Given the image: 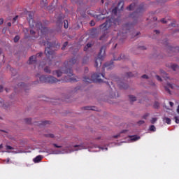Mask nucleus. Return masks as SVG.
Instances as JSON below:
<instances>
[{
	"label": "nucleus",
	"instance_id": "40",
	"mask_svg": "<svg viewBox=\"0 0 179 179\" xmlns=\"http://www.w3.org/2000/svg\"><path fill=\"white\" fill-rule=\"evenodd\" d=\"M174 120H175V122L176 124H179V119H178V117L176 116L174 117Z\"/></svg>",
	"mask_w": 179,
	"mask_h": 179
},
{
	"label": "nucleus",
	"instance_id": "10",
	"mask_svg": "<svg viewBox=\"0 0 179 179\" xmlns=\"http://www.w3.org/2000/svg\"><path fill=\"white\" fill-rule=\"evenodd\" d=\"M43 52L37 53L36 56H31L29 57V64L33 65L37 62V57H42Z\"/></svg>",
	"mask_w": 179,
	"mask_h": 179
},
{
	"label": "nucleus",
	"instance_id": "23",
	"mask_svg": "<svg viewBox=\"0 0 179 179\" xmlns=\"http://www.w3.org/2000/svg\"><path fill=\"white\" fill-rule=\"evenodd\" d=\"M84 110H92V111H96V107L94 106H86L84 107Z\"/></svg>",
	"mask_w": 179,
	"mask_h": 179
},
{
	"label": "nucleus",
	"instance_id": "47",
	"mask_svg": "<svg viewBox=\"0 0 179 179\" xmlns=\"http://www.w3.org/2000/svg\"><path fill=\"white\" fill-rule=\"evenodd\" d=\"M156 78H157V80H159V82H162V78H160V76H156Z\"/></svg>",
	"mask_w": 179,
	"mask_h": 179
},
{
	"label": "nucleus",
	"instance_id": "12",
	"mask_svg": "<svg viewBox=\"0 0 179 179\" xmlns=\"http://www.w3.org/2000/svg\"><path fill=\"white\" fill-rule=\"evenodd\" d=\"M104 68H106L108 71L110 69H113L114 68V64L113 63V61H111L110 62L105 63L103 66V69Z\"/></svg>",
	"mask_w": 179,
	"mask_h": 179
},
{
	"label": "nucleus",
	"instance_id": "2",
	"mask_svg": "<svg viewBox=\"0 0 179 179\" xmlns=\"http://www.w3.org/2000/svg\"><path fill=\"white\" fill-rule=\"evenodd\" d=\"M28 17L27 20L29 22L30 27L36 30L38 36H41V38H45V40H48V36L50 34V30L45 26H43L41 22H35L33 17H34V13L31 11L27 12Z\"/></svg>",
	"mask_w": 179,
	"mask_h": 179
},
{
	"label": "nucleus",
	"instance_id": "45",
	"mask_svg": "<svg viewBox=\"0 0 179 179\" xmlns=\"http://www.w3.org/2000/svg\"><path fill=\"white\" fill-rule=\"evenodd\" d=\"M17 17H19V16L16 15L15 17L13 18V22L15 23V22H16V20H17Z\"/></svg>",
	"mask_w": 179,
	"mask_h": 179
},
{
	"label": "nucleus",
	"instance_id": "61",
	"mask_svg": "<svg viewBox=\"0 0 179 179\" xmlns=\"http://www.w3.org/2000/svg\"><path fill=\"white\" fill-rule=\"evenodd\" d=\"M150 85H151V86H155V83H153V82H152V83H150Z\"/></svg>",
	"mask_w": 179,
	"mask_h": 179
},
{
	"label": "nucleus",
	"instance_id": "28",
	"mask_svg": "<svg viewBox=\"0 0 179 179\" xmlns=\"http://www.w3.org/2000/svg\"><path fill=\"white\" fill-rule=\"evenodd\" d=\"M126 76L127 78H132L133 76H135V74H133L132 73L129 72L126 73Z\"/></svg>",
	"mask_w": 179,
	"mask_h": 179
},
{
	"label": "nucleus",
	"instance_id": "26",
	"mask_svg": "<svg viewBox=\"0 0 179 179\" xmlns=\"http://www.w3.org/2000/svg\"><path fill=\"white\" fill-rule=\"evenodd\" d=\"M90 47H92V43H87L84 48V51H87Z\"/></svg>",
	"mask_w": 179,
	"mask_h": 179
},
{
	"label": "nucleus",
	"instance_id": "31",
	"mask_svg": "<svg viewBox=\"0 0 179 179\" xmlns=\"http://www.w3.org/2000/svg\"><path fill=\"white\" fill-rule=\"evenodd\" d=\"M24 121L26 124H31V120L30 118H26Z\"/></svg>",
	"mask_w": 179,
	"mask_h": 179
},
{
	"label": "nucleus",
	"instance_id": "49",
	"mask_svg": "<svg viewBox=\"0 0 179 179\" xmlns=\"http://www.w3.org/2000/svg\"><path fill=\"white\" fill-rule=\"evenodd\" d=\"M143 79H148V75L144 74L142 76Z\"/></svg>",
	"mask_w": 179,
	"mask_h": 179
},
{
	"label": "nucleus",
	"instance_id": "6",
	"mask_svg": "<svg viewBox=\"0 0 179 179\" xmlns=\"http://www.w3.org/2000/svg\"><path fill=\"white\" fill-rule=\"evenodd\" d=\"M91 78L84 77L83 82L85 83H93V82H97L98 83H103V79H104V73H94L91 76ZM103 78V79H101Z\"/></svg>",
	"mask_w": 179,
	"mask_h": 179
},
{
	"label": "nucleus",
	"instance_id": "19",
	"mask_svg": "<svg viewBox=\"0 0 179 179\" xmlns=\"http://www.w3.org/2000/svg\"><path fill=\"white\" fill-rule=\"evenodd\" d=\"M48 5V3L47 2V0H41V6L42 8H45Z\"/></svg>",
	"mask_w": 179,
	"mask_h": 179
},
{
	"label": "nucleus",
	"instance_id": "37",
	"mask_svg": "<svg viewBox=\"0 0 179 179\" xmlns=\"http://www.w3.org/2000/svg\"><path fill=\"white\" fill-rule=\"evenodd\" d=\"M161 22H162V23H164V24L169 23V20H166V19H164V18H162L161 20Z\"/></svg>",
	"mask_w": 179,
	"mask_h": 179
},
{
	"label": "nucleus",
	"instance_id": "50",
	"mask_svg": "<svg viewBox=\"0 0 179 179\" xmlns=\"http://www.w3.org/2000/svg\"><path fill=\"white\" fill-rule=\"evenodd\" d=\"M3 92V87L2 85H0V93Z\"/></svg>",
	"mask_w": 179,
	"mask_h": 179
},
{
	"label": "nucleus",
	"instance_id": "34",
	"mask_svg": "<svg viewBox=\"0 0 179 179\" xmlns=\"http://www.w3.org/2000/svg\"><path fill=\"white\" fill-rule=\"evenodd\" d=\"M156 121H157V118L156 117H153L152 118V120H150L151 124H155L156 122Z\"/></svg>",
	"mask_w": 179,
	"mask_h": 179
},
{
	"label": "nucleus",
	"instance_id": "52",
	"mask_svg": "<svg viewBox=\"0 0 179 179\" xmlns=\"http://www.w3.org/2000/svg\"><path fill=\"white\" fill-rule=\"evenodd\" d=\"M154 32L155 33V34H160V31H159V30H155Z\"/></svg>",
	"mask_w": 179,
	"mask_h": 179
},
{
	"label": "nucleus",
	"instance_id": "4",
	"mask_svg": "<svg viewBox=\"0 0 179 179\" xmlns=\"http://www.w3.org/2000/svg\"><path fill=\"white\" fill-rule=\"evenodd\" d=\"M39 44H41V45H44L45 48V54L46 55V57H48V58H54V57H55V51L52 50H54V48H55V44L54 43H51L50 42H49L48 41H47L45 42V41H39Z\"/></svg>",
	"mask_w": 179,
	"mask_h": 179
},
{
	"label": "nucleus",
	"instance_id": "39",
	"mask_svg": "<svg viewBox=\"0 0 179 179\" xmlns=\"http://www.w3.org/2000/svg\"><path fill=\"white\" fill-rule=\"evenodd\" d=\"M45 136L47 138H54V134H45Z\"/></svg>",
	"mask_w": 179,
	"mask_h": 179
},
{
	"label": "nucleus",
	"instance_id": "18",
	"mask_svg": "<svg viewBox=\"0 0 179 179\" xmlns=\"http://www.w3.org/2000/svg\"><path fill=\"white\" fill-rule=\"evenodd\" d=\"M42 159L43 157H41V155H38L34 159V162L38 163L39 162H41Z\"/></svg>",
	"mask_w": 179,
	"mask_h": 179
},
{
	"label": "nucleus",
	"instance_id": "3",
	"mask_svg": "<svg viewBox=\"0 0 179 179\" xmlns=\"http://www.w3.org/2000/svg\"><path fill=\"white\" fill-rule=\"evenodd\" d=\"M94 16L98 20H103L106 17V22L100 25V29H101L103 31H104V33L102 36H101L99 40H103L104 38H106V33H108V29H110V27H113V26H117V24H120V23H121V20L120 19V17L114 19L113 17L106 16V14L104 13L95 15Z\"/></svg>",
	"mask_w": 179,
	"mask_h": 179
},
{
	"label": "nucleus",
	"instance_id": "17",
	"mask_svg": "<svg viewBox=\"0 0 179 179\" xmlns=\"http://www.w3.org/2000/svg\"><path fill=\"white\" fill-rule=\"evenodd\" d=\"M74 148H76V150H82V149H86V147H85L83 144L76 145H74Z\"/></svg>",
	"mask_w": 179,
	"mask_h": 179
},
{
	"label": "nucleus",
	"instance_id": "56",
	"mask_svg": "<svg viewBox=\"0 0 179 179\" xmlns=\"http://www.w3.org/2000/svg\"><path fill=\"white\" fill-rule=\"evenodd\" d=\"M7 25L8 26V27H10V26H12V23L8 22V23H7Z\"/></svg>",
	"mask_w": 179,
	"mask_h": 179
},
{
	"label": "nucleus",
	"instance_id": "33",
	"mask_svg": "<svg viewBox=\"0 0 179 179\" xmlns=\"http://www.w3.org/2000/svg\"><path fill=\"white\" fill-rule=\"evenodd\" d=\"M160 104L159 103V102H155L154 103V108H159Z\"/></svg>",
	"mask_w": 179,
	"mask_h": 179
},
{
	"label": "nucleus",
	"instance_id": "58",
	"mask_svg": "<svg viewBox=\"0 0 179 179\" xmlns=\"http://www.w3.org/2000/svg\"><path fill=\"white\" fill-rule=\"evenodd\" d=\"M139 48H140V50H145L144 46L140 47Z\"/></svg>",
	"mask_w": 179,
	"mask_h": 179
},
{
	"label": "nucleus",
	"instance_id": "38",
	"mask_svg": "<svg viewBox=\"0 0 179 179\" xmlns=\"http://www.w3.org/2000/svg\"><path fill=\"white\" fill-rule=\"evenodd\" d=\"M68 46V42H65L62 48V50H65V48Z\"/></svg>",
	"mask_w": 179,
	"mask_h": 179
},
{
	"label": "nucleus",
	"instance_id": "57",
	"mask_svg": "<svg viewBox=\"0 0 179 179\" xmlns=\"http://www.w3.org/2000/svg\"><path fill=\"white\" fill-rule=\"evenodd\" d=\"M90 24H91V26H94V22L91 21Z\"/></svg>",
	"mask_w": 179,
	"mask_h": 179
},
{
	"label": "nucleus",
	"instance_id": "63",
	"mask_svg": "<svg viewBox=\"0 0 179 179\" xmlns=\"http://www.w3.org/2000/svg\"><path fill=\"white\" fill-rule=\"evenodd\" d=\"M2 148H3V146L2 144H1V145H0V149H2Z\"/></svg>",
	"mask_w": 179,
	"mask_h": 179
},
{
	"label": "nucleus",
	"instance_id": "11",
	"mask_svg": "<svg viewBox=\"0 0 179 179\" xmlns=\"http://www.w3.org/2000/svg\"><path fill=\"white\" fill-rule=\"evenodd\" d=\"M55 17L57 19L56 23L57 26H62V21L64 20V15L62 14L56 15Z\"/></svg>",
	"mask_w": 179,
	"mask_h": 179
},
{
	"label": "nucleus",
	"instance_id": "48",
	"mask_svg": "<svg viewBox=\"0 0 179 179\" xmlns=\"http://www.w3.org/2000/svg\"><path fill=\"white\" fill-rule=\"evenodd\" d=\"M165 90L169 93V94H171V92L167 88V87H165Z\"/></svg>",
	"mask_w": 179,
	"mask_h": 179
},
{
	"label": "nucleus",
	"instance_id": "30",
	"mask_svg": "<svg viewBox=\"0 0 179 179\" xmlns=\"http://www.w3.org/2000/svg\"><path fill=\"white\" fill-rule=\"evenodd\" d=\"M20 40V37L19 36H15L14 38V43H17Z\"/></svg>",
	"mask_w": 179,
	"mask_h": 179
},
{
	"label": "nucleus",
	"instance_id": "21",
	"mask_svg": "<svg viewBox=\"0 0 179 179\" xmlns=\"http://www.w3.org/2000/svg\"><path fill=\"white\" fill-rule=\"evenodd\" d=\"M176 26L179 27V24H177V21L173 20L171 24H169V27H176Z\"/></svg>",
	"mask_w": 179,
	"mask_h": 179
},
{
	"label": "nucleus",
	"instance_id": "55",
	"mask_svg": "<svg viewBox=\"0 0 179 179\" xmlns=\"http://www.w3.org/2000/svg\"><path fill=\"white\" fill-rule=\"evenodd\" d=\"M169 104H170L171 107H173V106H174V103H173V102H169Z\"/></svg>",
	"mask_w": 179,
	"mask_h": 179
},
{
	"label": "nucleus",
	"instance_id": "29",
	"mask_svg": "<svg viewBox=\"0 0 179 179\" xmlns=\"http://www.w3.org/2000/svg\"><path fill=\"white\" fill-rule=\"evenodd\" d=\"M150 131H152V132H156V127H155V125H151L150 127Z\"/></svg>",
	"mask_w": 179,
	"mask_h": 179
},
{
	"label": "nucleus",
	"instance_id": "13",
	"mask_svg": "<svg viewBox=\"0 0 179 179\" xmlns=\"http://www.w3.org/2000/svg\"><path fill=\"white\" fill-rule=\"evenodd\" d=\"M78 62V59L73 57L71 58L69 62H67V67L69 68V66L72 65H75Z\"/></svg>",
	"mask_w": 179,
	"mask_h": 179
},
{
	"label": "nucleus",
	"instance_id": "16",
	"mask_svg": "<svg viewBox=\"0 0 179 179\" xmlns=\"http://www.w3.org/2000/svg\"><path fill=\"white\" fill-rule=\"evenodd\" d=\"M47 124H50V121L48 120H45L43 122H39L37 125H38L39 127H44V125H47Z\"/></svg>",
	"mask_w": 179,
	"mask_h": 179
},
{
	"label": "nucleus",
	"instance_id": "24",
	"mask_svg": "<svg viewBox=\"0 0 179 179\" xmlns=\"http://www.w3.org/2000/svg\"><path fill=\"white\" fill-rule=\"evenodd\" d=\"M129 99L130 101H131V102L136 101V97L134 96V95H129Z\"/></svg>",
	"mask_w": 179,
	"mask_h": 179
},
{
	"label": "nucleus",
	"instance_id": "25",
	"mask_svg": "<svg viewBox=\"0 0 179 179\" xmlns=\"http://www.w3.org/2000/svg\"><path fill=\"white\" fill-rule=\"evenodd\" d=\"M124 55H121L120 57L118 59H114L115 61H120L121 59H126Z\"/></svg>",
	"mask_w": 179,
	"mask_h": 179
},
{
	"label": "nucleus",
	"instance_id": "42",
	"mask_svg": "<svg viewBox=\"0 0 179 179\" xmlns=\"http://www.w3.org/2000/svg\"><path fill=\"white\" fill-rule=\"evenodd\" d=\"M73 2H75L76 3H79V2H82L83 0H71Z\"/></svg>",
	"mask_w": 179,
	"mask_h": 179
},
{
	"label": "nucleus",
	"instance_id": "8",
	"mask_svg": "<svg viewBox=\"0 0 179 179\" xmlns=\"http://www.w3.org/2000/svg\"><path fill=\"white\" fill-rule=\"evenodd\" d=\"M40 83H57V82H59V80L54 76H42L39 77Z\"/></svg>",
	"mask_w": 179,
	"mask_h": 179
},
{
	"label": "nucleus",
	"instance_id": "46",
	"mask_svg": "<svg viewBox=\"0 0 179 179\" xmlns=\"http://www.w3.org/2000/svg\"><path fill=\"white\" fill-rule=\"evenodd\" d=\"M53 146H55V148H62V146H61V145H57V144H55V143H54L53 144Z\"/></svg>",
	"mask_w": 179,
	"mask_h": 179
},
{
	"label": "nucleus",
	"instance_id": "32",
	"mask_svg": "<svg viewBox=\"0 0 179 179\" xmlns=\"http://www.w3.org/2000/svg\"><path fill=\"white\" fill-rule=\"evenodd\" d=\"M44 71L46 73H51V70H50V69L48 67H45L44 69Z\"/></svg>",
	"mask_w": 179,
	"mask_h": 179
},
{
	"label": "nucleus",
	"instance_id": "53",
	"mask_svg": "<svg viewBox=\"0 0 179 179\" xmlns=\"http://www.w3.org/2000/svg\"><path fill=\"white\" fill-rule=\"evenodd\" d=\"M173 50H175V51H178L179 52V47L174 48Z\"/></svg>",
	"mask_w": 179,
	"mask_h": 179
},
{
	"label": "nucleus",
	"instance_id": "14",
	"mask_svg": "<svg viewBox=\"0 0 179 179\" xmlns=\"http://www.w3.org/2000/svg\"><path fill=\"white\" fill-rule=\"evenodd\" d=\"M17 86L20 90H24L25 92L27 90V85L23 83L18 84Z\"/></svg>",
	"mask_w": 179,
	"mask_h": 179
},
{
	"label": "nucleus",
	"instance_id": "5",
	"mask_svg": "<svg viewBox=\"0 0 179 179\" xmlns=\"http://www.w3.org/2000/svg\"><path fill=\"white\" fill-rule=\"evenodd\" d=\"M63 73H66L68 76V80L69 82H78L79 78L77 77H72L73 76V72L71 69H66V70L61 71L59 70L53 71V75H57V78H60V76H62Z\"/></svg>",
	"mask_w": 179,
	"mask_h": 179
},
{
	"label": "nucleus",
	"instance_id": "54",
	"mask_svg": "<svg viewBox=\"0 0 179 179\" xmlns=\"http://www.w3.org/2000/svg\"><path fill=\"white\" fill-rule=\"evenodd\" d=\"M168 86H169V87H171V89H173V85H171V84H168Z\"/></svg>",
	"mask_w": 179,
	"mask_h": 179
},
{
	"label": "nucleus",
	"instance_id": "20",
	"mask_svg": "<svg viewBox=\"0 0 179 179\" xmlns=\"http://www.w3.org/2000/svg\"><path fill=\"white\" fill-rule=\"evenodd\" d=\"M163 121L164 122H166V124H168V125H170V124H171V119L169 117H164Z\"/></svg>",
	"mask_w": 179,
	"mask_h": 179
},
{
	"label": "nucleus",
	"instance_id": "22",
	"mask_svg": "<svg viewBox=\"0 0 179 179\" xmlns=\"http://www.w3.org/2000/svg\"><path fill=\"white\" fill-rule=\"evenodd\" d=\"M130 139L131 141H134L135 142L136 141H138V139H141V137L138 136H130Z\"/></svg>",
	"mask_w": 179,
	"mask_h": 179
},
{
	"label": "nucleus",
	"instance_id": "1",
	"mask_svg": "<svg viewBox=\"0 0 179 179\" xmlns=\"http://www.w3.org/2000/svg\"><path fill=\"white\" fill-rule=\"evenodd\" d=\"M145 4L142 3L138 7V5L135 3H131L127 8V10H135L136 9V11L134 12L132 14L130 15L129 17L133 19L134 20V23H127L123 26V29L122 32H120L117 36L118 37L122 36V38H125L127 37V33H129V31L132 27H134V24L136 23V20H138V18L139 16H141V13H143V10H145Z\"/></svg>",
	"mask_w": 179,
	"mask_h": 179
},
{
	"label": "nucleus",
	"instance_id": "15",
	"mask_svg": "<svg viewBox=\"0 0 179 179\" xmlns=\"http://www.w3.org/2000/svg\"><path fill=\"white\" fill-rule=\"evenodd\" d=\"M117 86H119V87L120 89H127L128 88V85L125 84L124 83H121L120 81H117Z\"/></svg>",
	"mask_w": 179,
	"mask_h": 179
},
{
	"label": "nucleus",
	"instance_id": "36",
	"mask_svg": "<svg viewBox=\"0 0 179 179\" xmlns=\"http://www.w3.org/2000/svg\"><path fill=\"white\" fill-rule=\"evenodd\" d=\"M13 148L10 145H6V150H13Z\"/></svg>",
	"mask_w": 179,
	"mask_h": 179
},
{
	"label": "nucleus",
	"instance_id": "62",
	"mask_svg": "<svg viewBox=\"0 0 179 179\" xmlns=\"http://www.w3.org/2000/svg\"><path fill=\"white\" fill-rule=\"evenodd\" d=\"M177 113L178 114H179V106H178V108H177Z\"/></svg>",
	"mask_w": 179,
	"mask_h": 179
},
{
	"label": "nucleus",
	"instance_id": "60",
	"mask_svg": "<svg viewBox=\"0 0 179 179\" xmlns=\"http://www.w3.org/2000/svg\"><path fill=\"white\" fill-rule=\"evenodd\" d=\"M119 136H120V135H115V136H113V138H118Z\"/></svg>",
	"mask_w": 179,
	"mask_h": 179
},
{
	"label": "nucleus",
	"instance_id": "43",
	"mask_svg": "<svg viewBox=\"0 0 179 179\" xmlns=\"http://www.w3.org/2000/svg\"><path fill=\"white\" fill-rule=\"evenodd\" d=\"M145 122L143 120H140L137 122V124H138V125H142Z\"/></svg>",
	"mask_w": 179,
	"mask_h": 179
},
{
	"label": "nucleus",
	"instance_id": "9",
	"mask_svg": "<svg viewBox=\"0 0 179 179\" xmlns=\"http://www.w3.org/2000/svg\"><path fill=\"white\" fill-rule=\"evenodd\" d=\"M124 9V1H120L117 3V6L112 10V15H117V12L123 10Z\"/></svg>",
	"mask_w": 179,
	"mask_h": 179
},
{
	"label": "nucleus",
	"instance_id": "27",
	"mask_svg": "<svg viewBox=\"0 0 179 179\" xmlns=\"http://www.w3.org/2000/svg\"><path fill=\"white\" fill-rule=\"evenodd\" d=\"M178 65L177 64H173L171 65V69H173V71H177V69H178Z\"/></svg>",
	"mask_w": 179,
	"mask_h": 179
},
{
	"label": "nucleus",
	"instance_id": "64",
	"mask_svg": "<svg viewBox=\"0 0 179 179\" xmlns=\"http://www.w3.org/2000/svg\"><path fill=\"white\" fill-rule=\"evenodd\" d=\"M2 54V49L0 48V55Z\"/></svg>",
	"mask_w": 179,
	"mask_h": 179
},
{
	"label": "nucleus",
	"instance_id": "51",
	"mask_svg": "<svg viewBox=\"0 0 179 179\" xmlns=\"http://www.w3.org/2000/svg\"><path fill=\"white\" fill-rule=\"evenodd\" d=\"M0 24H3V18H0Z\"/></svg>",
	"mask_w": 179,
	"mask_h": 179
},
{
	"label": "nucleus",
	"instance_id": "7",
	"mask_svg": "<svg viewBox=\"0 0 179 179\" xmlns=\"http://www.w3.org/2000/svg\"><path fill=\"white\" fill-rule=\"evenodd\" d=\"M106 46H102L100 49V51L98 54V57L95 60V68H99V66H101V62L104 59V57H106Z\"/></svg>",
	"mask_w": 179,
	"mask_h": 179
},
{
	"label": "nucleus",
	"instance_id": "35",
	"mask_svg": "<svg viewBox=\"0 0 179 179\" xmlns=\"http://www.w3.org/2000/svg\"><path fill=\"white\" fill-rule=\"evenodd\" d=\"M64 29H68V20H64Z\"/></svg>",
	"mask_w": 179,
	"mask_h": 179
},
{
	"label": "nucleus",
	"instance_id": "41",
	"mask_svg": "<svg viewBox=\"0 0 179 179\" xmlns=\"http://www.w3.org/2000/svg\"><path fill=\"white\" fill-rule=\"evenodd\" d=\"M148 117H149V113L145 114V115L143 116V118L144 120H146V119L148 118Z\"/></svg>",
	"mask_w": 179,
	"mask_h": 179
},
{
	"label": "nucleus",
	"instance_id": "44",
	"mask_svg": "<svg viewBox=\"0 0 179 179\" xmlns=\"http://www.w3.org/2000/svg\"><path fill=\"white\" fill-rule=\"evenodd\" d=\"M30 34H31L32 36H33V34H36V31H34V29L30 30Z\"/></svg>",
	"mask_w": 179,
	"mask_h": 179
},
{
	"label": "nucleus",
	"instance_id": "59",
	"mask_svg": "<svg viewBox=\"0 0 179 179\" xmlns=\"http://www.w3.org/2000/svg\"><path fill=\"white\" fill-rule=\"evenodd\" d=\"M153 20H155L156 22V20H157V17H154Z\"/></svg>",
	"mask_w": 179,
	"mask_h": 179
}]
</instances>
